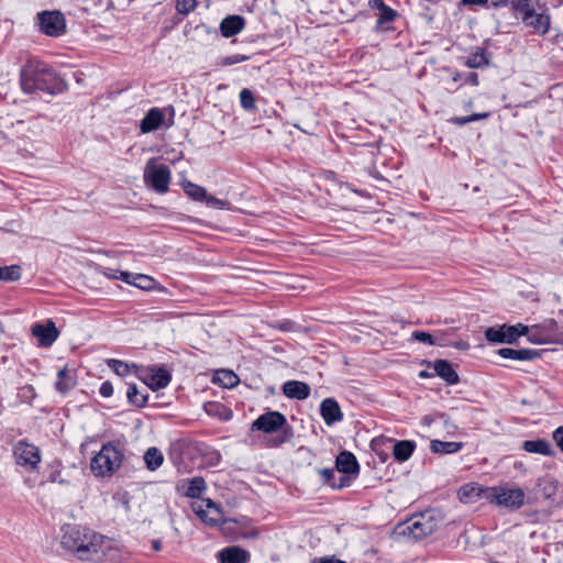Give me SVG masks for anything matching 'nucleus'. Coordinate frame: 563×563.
I'll return each instance as SVG.
<instances>
[{
	"instance_id": "f257e3e1",
	"label": "nucleus",
	"mask_w": 563,
	"mask_h": 563,
	"mask_svg": "<svg viewBox=\"0 0 563 563\" xmlns=\"http://www.w3.org/2000/svg\"><path fill=\"white\" fill-rule=\"evenodd\" d=\"M60 544L82 561L99 562L103 558L117 560L118 549L110 539L78 525L63 526Z\"/></svg>"
},
{
	"instance_id": "f03ea898",
	"label": "nucleus",
	"mask_w": 563,
	"mask_h": 563,
	"mask_svg": "<svg viewBox=\"0 0 563 563\" xmlns=\"http://www.w3.org/2000/svg\"><path fill=\"white\" fill-rule=\"evenodd\" d=\"M57 79L54 70L36 58H30L20 71L21 88L26 93L54 92Z\"/></svg>"
},
{
	"instance_id": "7ed1b4c3",
	"label": "nucleus",
	"mask_w": 563,
	"mask_h": 563,
	"mask_svg": "<svg viewBox=\"0 0 563 563\" xmlns=\"http://www.w3.org/2000/svg\"><path fill=\"white\" fill-rule=\"evenodd\" d=\"M124 461V448L119 442H108L90 461V471L96 477H110Z\"/></svg>"
},
{
	"instance_id": "20e7f679",
	"label": "nucleus",
	"mask_w": 563,
	"mask_h": 563,
	"mask_svg": "<svg viewBox=\"0 0 563 563\" xmlns=\"http://www.w3.org/2000/svg\"><path fill=\"white\" fill-rule=\"evenodd\" d=\"M486 501L509 510H517L525 504L526 494L522 488L516 486L488 487Z\"/></svg>"
},
{
	"instance_id": "39448f33",
	"label": "nucleus",
	"mask_w": 563,
	"mask_h": 563,
	"mask_svg": "<svg viewBox=\"0 0 563 563\" xmlns=\"http://www.w3.org/2000/svg\"><path fill=\"white\" fill-rule=\"evenodd\" d=\"M170 169L157 162V158H150L144 167V183L158 194H165L170 183Z\"/></svg>"
},
{
	"instance_id": "423d86ee",
	"label": "nucleus",
	"mask_w": 563,
	"mask_h": 563,
	"mask_svg": "<svg viewBox=\"0 0 563 563\" xmlns=\"http://www.w3.org/2000/svg\"><path fill=\"white\" fill-rule=\"evenodd\" d=\"M521 21L527 27H531L534 33L541 35L547 34L550 30L551 18L548 9L538 2H534L527 13L521 16Z\"/></svg>"
},
{
	"instance_id": "0eeeda50",
	"label": "nucleus",
	"mask_w": 563,
	"mask_h": 563,
	"mask_svg": "<svg viewBox=\"0 0 563 563\" xmlns=\"http://www.w3.org/2000/svg\"><path fill=\"white\" fill-rule=\"evenodd\" d=\"M191 509L208 526H217L223 521L221 507L210 498L194 500Z\"/></svg>"
},
{
	"instance_id": "6e6552de",
	"label": "nucleus",
	"mask_w": 563,
	"mask_h": 563,
	"mask_svg": "<svg viewBox=\"0 0 563 563\" xmlns=\"http://www.w3.org/2000/svg\"><path fill=\"white\" fill-rule=\"evenodd\" d=\"M438 528V523L432 515L426 514L415 517L402 530L413 540H421L432 534Z\"/></svg>"
},
{
	"instance_id": "1a4fd4ad",
	"label": "nucleus",
	"mask_w": 563,
	"mask_h": 563,
	"mask_svg": "<svg viewBox=\"0 0 563 563\" xmlns=\"http://www.w3.org/2000/svg\"><path fill=\"white\" fill-rule=\"evenodd\" d=\"M40 30L47 36L58 37L66 32V22L59 11H43L37 14Z\"/></svg>"
},
{
	"instance_id": "9d476101",
	"label": "nucleus",
	"mask_w": 563,
	"mask_h": 563,
	"mask_svg": "<svg viewBox=\"0 0 563 563\" xmlns=\"http://www.w3.org/2000/svg\"><path fill=\"white\" fill-rule=\"evenodd\" d=\"M528 327L521 323L515 325H501L499 328H488L485 331V338L494 343H509L512 344L521 335H525Z\"/></svg>"
},
{
	"instance_id": "9b49d317",
	"label": "nucleus",
	"mask_w": 563,
	"mask_h": 563,
	"mask_svg": "<svg viewBox=\"0 0 563 563\" xmlns=\"http://www.w3.org/2000/svg\"><path fill=\"white\" fill-rule=\"evenodd\" d=\"M13 456L16 464L29 470H35L41 462V453L38 448L24 440H21L14 444Z\"/></svg>"
},
{
	"instance_id": "f8f14e48",
	"label": "nucleus",
	"mask_w": 563,
	"mask_h": 563,
	"mask_svg": "<svg viewBox=\"0 0 563 563\" xmlns=\"http://www.w3.org/2000/svg\"><path fill=\"white\" fill-rule=\"evenodd\" d=\"M286 424V418L278 411H269L260 416L252 424L253 429L271 433Z\"/></svg>"
},
{
	"instance_id": "ddd939ff",
	"label": "nucleus",
	"mask_w": 563,
	"mask_h": 563,
	"mask_svg": "<svg viewBox=\"0 0 563 563\" xmlns=\"http://www.w3.org/2000/svg\"><path fill=\"white\" fill-rule=\"evenodd\" d=\"M488 487H484L478 483H466L457 490V498L461 503L471 505L482 499L486 500Z\"/></svg>"
},
{
	"instance_id": "4468645a",
	"label": "nucleus",
	"mask_w": 563,
	"mask_h": 563,
	"mask_svg": "<svg viewBox=\"0 0 563 563\" xmlns=\"http://www.w3.org/2000/svg\"><path fill=\"white\" fill-rule=\"evenodd\" d=\"M32 333L36 336L40 343L44 346L52 345L58 338V331L53 321H48L46 324H35L32 328Z\"/></svg>"
},
{
	"instance_id": "2eb2a0df",
	"label": "nucleus",
	"mask_w": 563,
	"mask_h": 563,
	"mask_svg": "<svg viewBox=\"0 0 563 563\" xmlns=\"http://www.w3.org/2000/svg\"><path fill=\"white\" fill-rule=\"evenodd\" d=\"M165 119L164 112L159 108H152L141 120L140 130L142 133H150L161 128Z\"/></svg>"
},
{
	"instance_id": "dca6fc26",
	"label": "nucleus",
	"mask_w": 563,
	"mask_h": 563,
	"mask_svg": "<svg viewBox=\"0 0 563 563\" xmlns=\"http://www.w3.org/2000/svg\"><path fill=\"white\" fill-rule=\"evenodd\" d=\"M220 563H247L250 561V553L239 547H228L218 553Z\"/></svg>"
},
{
	"instance_id": "f3484780",
	"label": "nucleus",
	"mask_w": 563,
	"mask_h": 563,
	"mask_svg": "<svg viewBox=\"0 0 563 563\" xmlns=\"http://www.w3.org/2000/svg\"><path fill=\"white\" fill-rule=\"evenodd\" d=\"M336 471L344 474L357 475L360 465L355 455L347 451H342L335 461Z\"/></svg>"
},
{
	"instance_id": "a211bd4d",
	"label": "nucleus",
	"mask_w": 563,
	"mask_h": 563,
	"mask_svg": "<svg viewBox=\"0 0 563 563\" xmlns=\"http://www.w3.org/2000/svg\"><path fill=\"white\" fill-rule=\"evenodd\" d=\"M76 374L75 371L69 369L68 367H64L57 372V379L55 382L56 390L66 395L69 390H71L76 386Z\"/></svg>"
},
{
	"instance_id": "6ab92c4d",
	"label": "nucleus",
	"mask_w": 563,
	"mask_h": 563,
	"mask_svg": "<svg viewBox=\"0 0 563 563\" xmlns=\"http://www.w3.org/2000/svg\"><path fill=\"white\" fill-rule=\"evenodd\" d=\"M283 393L288 398L302 400L309 397L310 387L302 382L288 380L283 385Z\"/></svg>"
},
{
	"instance_id": "aec40b11",
	"label": "nucleus",
	"mask_w": 563,
	"mask_h": 563,
	"mask_svg": "<svg viewBox=\"0 0 563 563\" xmlns=\"http://www.w3.org/2000/svg\"><path fill=\"white\" fill-rule=\"evenodd\" d=\"M320 410L328 426L342 420L341 409L338 402L331 398H327L321 402Z\"/></svg>"
},
{
	"instance_id": "412c9836",
	"label": "nucleus",
	"mask_w": 563,
	"mask_h": 563,
	"mask_svg": "<svg viewBox=\"0 0 563 563\" xmlns=\"http://www.w3.org/2000/svg\"><path fill=\"white\" fill-rule=\"evenodd\" d=\"M170 382V374L164 368H153L145 383L153 390L165 388Z\"/></svg>"
},
{
	"instance_id": "4be33fe9",
	"label": "nucleus",
	"mask_w": 563,
	"mask_h": 563,
	"mask_svg": "<svg viewBox=\"0 0 563 563\" xmlns=\"http://www.w3.org/2000/svg\"><path fill=\"white\" fill-rule=\"evenodd\" d=\"M243 27L244 19L240 15L227 16L220 24V31L224 37H231L239 34Z\"/></svg>"
},
{
	"instance_id": "5701e85b",
	"label": "nucleus",
	"mask_w": 563,
	"mask_h": 563,
	"mask_svg": "<svg viewBox=\"0 0 563 563\" xmlns=\"http://www.w3.org/2000/svg\"><path fill=\"white\" fill-rule=\"evenodd\" d=\"M434 371L438 376L443 378L446 383L453 385L459 382V375L453 369L452 365L444 360H439L434 362Z\"/></svg>"
},
{
	"instance_id": "b1692460",
	"label": "nucleus",
	"mask_w": 563,
	"mask_h": 563,
	"mask_svg": "<svg viewBox=\"0 0 563 563\" xmlns=\"http://www.w3.org/2000/svg\"><path fill=\"white\" fill-rule=\"evenodd\" d=\"M522 449L529 453L550 456L553 454L551 444L544 439L528 440L522 443Z\"/></svg>"
},
{
	"instance_id": "393cba45",
	"label": "nucleus",
	"mask_w": 563,
	"mask_h": 563,
	"mask_svg": "<svg viewBox=\"0 0 563 563\" xmlns=\"http://www.w3.org/2000/svg\"><path fill=\"white\" fill-rule=\"evenodd\" d=\"M416 444L413 441L409 440H402L395 443L393 449V455L395 460L398 462H406L408 461L413 451H415Z\"/></svg>"
},
{
	"instance_id": "a878e982",
	"label": "nucleus",
	"mask_w": 563,
	"mask_h": 563,
	"mask_svg": "<svg viewBox=\"0 0 563 563\" xmlns=\"http://www.w3.org/2000/svg\"><path fill=\"white\" fill-rule=\"evenodd\" d=\"M462 442H446L440 440H432L430 443V450L434 454H453L462 450Z\"/></svg>"
},
{
	"instance_id": "bb28decb",
	"label": "nucleus",
	"mask_w": 563,
	"mask_h": 563,
	"mask_svg": "<svg viewBox=\"0 0 563 563\" xmlns=\"http://www.w3.org/2000/svg\"><path fill=\"white\" fill-rule=\"evenodd\" d=\"M498 354L503 358L516 360V361H528L537 356V352L529 349L514 350L510 347H504L498 350Z\"/></svg>"
},
{
	"instance_id": "cd10ccee",
	"label": "nucleus",
	"mask_w": 563,
	"mask_h": 563,
	"mask_svg": "<svg viewBox=\"0 0 563 563\" xmlns=\"http://www.w3.org/2000/svg\"><path fill=\"white\" fill-rule=\"evenodd\" d=\"M526 334L528 335L529 342L533 344H544L551 340V334L545 331L544 327L542 325H532L531 328L528 327Z\"/></svg>"
},
{
	"instance_id": "c85d7f7f",
	"label": "nucleus",
	"mask_w": 563,
	"mask_h": 563,
	"mask_svg": "<svg viewBox=\"0 0 563 563\" xmlns=\"http://www.w3.org/2000/svg\"><path fill=\"white\" fill-rule=\"evenodd\" d=\"M489 59L485 49L477 47L474 52L467 56L465 65L470 68H481L487 66Z\"/></svg>"
},
{
	"instance_id": "c756f323",
	"label": "nucleus",
	"mask_w": 563,
	"mask_h": 563,
	"mask_svg": "<svg viewBox=\"0 0 563 563\" xmlns=\"http://www.w3.org/2000/svg\"><path fill=\"white\" fill-rule=\"evenodd\" d=\"M213 382L225 388H232L239 383V377L229 369H220L214 373Z\"/></svg>"
},
{
	"instance_id": "7c9ffc66",
	"label": "nucleus",
	"mask_w": 563,
	"mask_h": 563,
	"mask_svg": "<svg viewBox=\"0 0 563 563\" xmlns=\"http://www.w3.org/2000/svg\"><path fill=\"white\" fill-rule=\"evenodd\" d=\"M146 467L151 471L157 470L164 462L163 453L156 448H150L144 454Z\"/></svg>"
},
{
	"instance_id": "2f4dec72",
	"label": "nucleus",
	"mask_w": 563,
	"mask_h": 563,
	"mask_svg": "<svg viewBox=\"0 0 563 563\" xmlns=\"http://www.w3.org/2000/svg\"><path fill=\"white\" fill-rule=\"evenodd\" d=\"M130 282H125L129 285H133L143 290H151L155 287V280L148 275L130 273Z\"/></svg>"
},
{
	"instance_id": "473e14b6",
	"label": "nucleus",
	"mask_w": 563,
	"mask_h": 563,
	"mask_svg": "<svg viewBox=\"0 0 563 563\" xmlns=\"http://www.w3.org/2000/svg\"><path fill=\"white\" fill-rule=\"evenodd\" d=\"M206 489V483L202 477H194L189 481L185 495L187 497L199 499Z\"/></svg>"
},
{
	"instance_id": "72a5a7b5",
	"label": "nucleus",
	"mask_w": 563,
	"mask_h": 563,
	"mask_svg": "<svg viewBox=\"0 0 563 563\" xmlns=\"http://www.w3.org/2000/svg\"><path fill=\"white\" fill-rule=\"evenodd\" d=\"M184 191L186 195H188L190 198H192L196 201H202L203 198L207 197V191L203 187L194 184L191 181H185L183 184Z\"/></svg>"
},
{
	"instance_id": "f704fd0d",
	"label": "nucleus",
	"mask_w": 563,
	"mask_h": 563,
	"mask_svg": "<svg viewBox=\"0 0 563 563\" xmlns=\"http://www.w3.org/2000/svg\"><path fill=\"white\" fill-rule=\"evenodd\" d=\"M21 278V267L19 265L0 266V282H14Z\"/></svg>"
},
{
	"instance_id": "c9c22d12",
	"label": "nucleus",
	"mask_w": 563,
	"mask_h": 563,
	"mask_svg": "<svg viewBox=\"0 0 563 563\" xmlns=\"http://www.w3.org/2000/svg\"><path fill=\"white\" fill-rule=\"evenodd\" d=\"M128 399L131 404L142 407L146 404L147 396L140 393L135 385H130L128 389Z\"/></svg>"
},
{
	"instance_id": "e433bc0d",
	"label": "nucleus",
	"mask_w": 563,
	"mask_h": 563,
	"mask_svg": "<svg viewBox=\"0 0 563 563\" xmlns=\"http://www.w3.org/2000/svg\"><path fill=\"white\" fill-rule=\"evenodd\" d=\"M533 4L532 0H511L509 7L516 14H520L521 18Z\"/></svg>"
},
{
	"instance_id": "4c0bfd02",
	"label": "nucleus",
	"mask_w": 563,
	"mask_h": 563,
	"mask_svg": "<svg viewBox=\"0 0 563 563\" xmlns=\"http://www.w3.org/2000/svg\"><path fill=\"white\" fill-rule=\"evenodd\" d=\"M102 274L109 278V279H119V280H122V282H130V273L129 272H125V271H119V269H114V268H104L102 271Z\"/></svg>"
},
{
	"instance_id": "58836bf2",
	"label": "nucleus",
	"mask_w": 563,
	"mask_h": 563,
	"mask_svg": "<svg viewBox=\"0 0 563 563\" xmlns=\"http://www.w3.org/2000/svg\"><path fill=\"white\" fill-rule=\"evenodd\" d=\"M397 12L388 5H385L380 11L377 20V26L384 23L391 22L396 19Z\"/></svg>"
},
{
	"instance_id": "ea45409f",
	"label": "nucleus",
	"mask_w": 563,
	"mask_h": 563,
	"mask_svg": "<svg viewBox=\"0 0 563 563\" xmlns=\"http://www.w3.org/2000/svg\"><path fill=\"white\" fill-rule=\"evenodd\" d=\"M240 102L245 110H253L255 108L254 97L250 89L244 88L241 90Z\"/></svg>"
},
{
	"instance_id": "a19ab883",
	"label": "nucleus",
	"mask_w": 563,
	"mask_h": 563,
	"mask_svg": "<svg viewBox=\"0 0 563 563\" xmlns=\"http://www.w3.org/2000/svg\"><path fill=\"white\" fill-rule=\"evenodd\" d=\"M108 366L115 372L119 376H125L130 373L129 364L119 360H109Z\"/></svg>"
},
{
	"instance_id": "79ce46f5",
	"label": "nucleus",
	"mask_w": 563,
	"mask_h": 563,
	"mask_svg": "<svg viewBox=\"0 0 563 563\" xmlns=\"http://www.w3.org/2000/svg\"><path fill=\"white\" fill-rule=\"evenodd\" d=\"M197 7V0H177L176 10L180 14H189Z\"/></svg>"
},
{
	"instance_id": "37998d69",
	"label": "nucleus",
	"mask_w": 563,
	"mask_h": 563,
	"mask_svg": "<svg viewBox=\"0 0 563 563\" xmlns=\"http://www.w3.org/2000/svg\"><path fill=\"white\" fill-rule=\"evenodd\" d=\"M206 206L212 209H229V202L225 200H221L217 197L210 196L207 194V197L203 198Z\"/></svg>"
},
{
	"instance_id": "c03bdc74",
	"label": "nucleus",
	"mask_w": 563,
	"mask_h": 563,
	"mask_svg": "<svg viewBox=\"0 0 563 563\" xmlns=\"http://www.w3.org/2000/svg\"><path fill=\"white\" fill-rule=\"evenodd\" d=\"M489 113L488 112H484V113H474L472 115H468V117H459V118H455L453 121L459 124V125H464V124H467L470 122H473V121H477V120H484L486 118H488Z\"/></svg>"
},
{
	"instance_id": "a18cd8bd",
	"label": "nucleus",
	"mask_w": 563,
	"mask_h": 563,
	"mask_svg": "<svg viewBox=\"0 0 563 563\" xmlns=\"http://www.w3.org/2000/svg\"><path fill=\"white\" fill-rule=\"evenodd\" d=\"M412 338L419 342H422V343H426V344H429V345H433L434 344V340L432 339V335L428 332H423V331H415L412 333Z\"/></svg>"
},
{
	"instance_id": "49530a36",
	"label": "nucleus",
	"mask_w": 563,
	"mask_h": 563,
	"mask_svg": "<svg viewBox=\"0 0 563 563\" xmlns=\"http://www.w3.org/2000/svg\"><path fill=\"white\" fill-rule=\"evenodd\" d=\"M246 59H247V56L236 54V55L225 57L223 59L222 64L223 65H233V64H239V63L245 62Z\"/></svg>"
},
{
	"instance_id": "de8ad7c7",
	"label": "nucleus",
	"mask_w": 563,
	"mask_h": 563,
	"mask_svg": "<svg viewBox=\"0 0 563 563\" xmlns=\"http://www.w3.org/2000/svg\"><path fill=\"white\" fill-rule=\"evenodd\" d=\"M553 440L555 444L559 446L561 452L563 453V426L559 427L553 432Z\"/></svg>"
},
{
	"instance_id": "09e8293b",
	"label": "nucleus",
	"mask_w": 563,
	"mask_h": 563,
	"mask_svg": "<svg viewBox=\"0 0 563 563\" xmlns=\"http://www.w3.org/2000/svg\"><path fill=\"white\" fill-rule=\"evenodd\" d=\"M100 395L104 398H108L110 396H112L113 394V386L110 382H103L100 386V390H99Z\"/></svg>"
},
{
	"instance_id": "8fccbe9b",
	"label": "nucleus",
	"mask_w": 563,
	"mask_h": 563,
	"mask_svg": "<svg viewBox=\"0 0 563 563\" xmlns=\"http://www.w3.org/2000/svg\"><path fill=\"white\" fill-rule=\"evenodd\" d=\"M312 563H347L343 560H340L335 556H324V558H314Z\"/></svg>"
},
{
	"instance_id": "3c124183",
	"label": "nucleus",
	"mask_w": 563,
	"mask_h": 563,
	"mask_svg": "<svg viewBox=\"0 0 563 563\" xmlns=\"http://www.w3.org/2000/svg\"><path fill=\"white\" fill-rule=\"evenodd\" d=\"M320 475L322 476V478L324 479L325 483H330L334 476V470L323 468L320 471Z\"/></svg>"
},
{
	"instance_id": "603ef678",
	"label": "nucleus",
	"mask_w": 563,
	"mask_h": 563,
	"mask_svg": "<svg viewBox=\"0 0 563 563\" xmlns=\"http://www.w3.org/2000/svg\"><path fill=\"white\" fill-rule=\"evenodd\" d=\"M465 82L466 84H471L473 86H477L478 85V76H477V74H475V73L467 74L466 77H465Z\"/></svg>"
},
{
	"instance_id": "864d4df0",
	"label": "nucleus",
	"mask_w": 563,
	"mask_h": 563,
	"mask_svg": "<svg viewBox=\"0 0 563 563\" xmlns=\"http://www.w3.org/2000/svg\"><path fill=\"white\" fill-rule=\"evenodd\" d=\"M511 0H490L495 8L509 7Z\"/></svg>"
},
{
	"instance_id": "5fc2aeb1",
	"label": "nucleus",
	"mask_w": 563,
	"mask_h": 563,
	"mask_svg": "<svg viewBox=\"0 0 563 563\" xmlns=\"http://www.w3.org/2000/svg\"><path fill=\"white\" fill-rule=\"evenodd\" d=\"M488 0H461L462 4L464 5H474V4H479V5H484L487 3Z\"/></svg>"
},
{
	"instance_id": "6e6d98bb",
	"label": "nucleus",
	"mask_w": 563,
	"mask_h": 563,
	"mask_svg": "<svg viewBox=\"0 0 563 563\" xmlns=\"http://www.w3.org/2000/svg\"><path fill=\"white\" fill-rule=\"evenodd\" d=\"M369 5L380 11L386 4L383 0H369Z\"/></svg>"
},
{
	"instance_id": "4d7b16f0",
	"label": "nucleus",
	"mask_w": 563,
	"mask_h": 563,
	"mask_svg": "<svg viewBox=\"0 0 563 563\" xmlns=\"http://www.w3.org/2000/svg\"><path fill=\"white\" fill-rule=\"evenodd\" d=\"M22 391H23V395H25V396L27 395L30 397H34V395H35L34 394V388L31 385L24 386L22 388Z\"/></svg>"
},
{
	"instance_id": "13d9d810",
	"label": "nucleus",
	"mask_w": 563,
	"mask_h": 563,
	"mask_svg": "<svg viewBox=\"0 0 563 563\" xmlns=\"http://www.w3.org/2000/svg\"><path fill=\"white\" fill-rule=\"evenodd\" d=\"M152 548H153L154 551H159L162 549L161 540H153L152 541Z\"/></svg>"
},
{
	"instance_id": "bf43d9fd",
	"label": "nucleus",
	"mask_w": 563,
	"mask_h": 563,
	"mask_svg": "<svg viewBox=\"0 0 563 563\" xmlns=\"http://www.w3.org/2000/svg\"><path fill=\"white\" fill-rule=\"evenodd\" d=\"M420 376L426 377V376H428V374L426 372H420Z\"/></svg>"
},
{
	"instance_id": "052dcab7",
	"label": "nucleus",
	"mask_w": 563,
	"mask_h": 563,
	"mask_svg": "<svg viewBox=\"0 0 563 563\" xmlns=\"http://www.w3.org/2000/svg\"><path fill=\"white\" fill-rule=\"evenodd\" d=\"M459 77H460L459 75L454 76L453 80L456 81L459 79Z\"/></svg>"
}]
</instances>
